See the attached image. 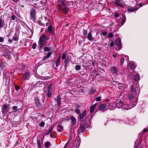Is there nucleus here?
Wrapping results in <instances>:
<instances>
[{"label":"nucleus","instance_id":"obj_48","mask_svg":"<svg viewBox=\"0 0 148 148\" xmlns=\"http://www.w3.org/2000/svg\"><path fill=\"white\" fill-rule=\"evenodd\" d=\"M147 129L146 128H145L144 129L143 131L142 132H141V133L142 134H144V133H145V132H147Z\"/></svg>","mask_w":148,"mask_h":148},{"label":"nucleus","instance_id":"obj_8","mask_svg":"<svg viewBox=\"0 0 148 148\" xmlns=\"http://www.w3.org/2000/svg\"><path fill=\"white\" fill-rule=\"evenodd\" d=\"M86 110L84 111L82 114H79V119L80 121H82L84 116L86 115Z\"/></svg>","mask_w":148,"mask_h":148},{"label":"nucleus","instance_id":"obj_45","mask_svg":"<svg viewBox=\"0 0 148 148\" xmlns=\"http://www.w3.org/2000/svg\"><path fill=\"white\" fill-rule=\"evenodd\" d=\"M107 33L106 31H104L103 32H102L101 34L104 36H105L107 34Z\"/></svg>","mask_w":148,"mask_h":148},{"label":"nucleus","instance_id":"obj_58","mask_svg":"<svg viewBox=\"0 0 148 148\" xmlns=\"http://www.w3.org/2000/svg\"><path fill=\"white\" fill-rule=\"evenodd\" d=\"M143 4L142 3H140L139 4V6L140 7H141L143 6Z\"/></svg>","mask_w":148,"mask_h":148},{"label":"nucleus","instance_id":"obj_20","mask_svg":"<svg viewBox=\"0 0 148 148\" xmlns=\"http://www.w3.org/2000/svg\"><path fill=\"white\" fill-rule=\"evenodd\" d=\"M71 119L73 125H75L76 122V120L75 118L73 116H72L71 117Z\"/></svg>","mask_w":148,"mask_h":148},{"label":"nucleus","instance_id":"obj_42","mask_svg":"<svg viewBox=\"0 0 148 148\" xmlns=\"http://www.w3.org/2000/svg\"><path fill=\"white\" fill-rule=\"evenodd\" d=\"M18 108L17 106H14L12 107V109L15 110V111H16L17 110H16Z\"/></svg>","mask_w":148,"mask_h":148},{"label":"nucleus","instance_id":"obj_11","mask_svg":"<svg viewBox=\"0 0 148 148\" xmlns=\"http://www.w3.org/2000/svg\"><path fill=\"white\" fill-rule=\"evenodd\" d=\"M129 66L130 69H135L136 67L134 63L132 61H131L129 63Z\"/></svg>","mask_w":148,"mask_h":148},{"label":"nucleus","instance_id":"obj_25","mask_svg":"<svg viewBox=\"0 0 148 148\" xmlns=\"http://www.w3.org/2000/svg\"><path fill=\"white\" fill-rule=\"evenodd\" d=\"M53 126H51L50 127H49V130L48 131H47V132L46 133V135H47L49 134L52 131V130H53Z\"/></svg>","mask_w":148,"mask_h":148},{"label":"nucleus","instance_id":"obj_19","mask_svg":"<svg viewBox=\"0 0 148 148\" xmlns=\"http://www.w3.org/2000/svg\"><path fill=\"white\" fill-rule=\"evenodd\" d=\"M47 29L49 32L51 34H53L54 33V31L53 30L52 27L51 25L49 26Z\"/></svg>","mask_w":148,"mask_h":148},{"label":"nucleus","instance_id":"obj_2","mask_svg":"<svg viewBox=\"0 0 148 148\" xmlns=\"http://www.w3.org/2000/svg\"><path fill=\"white\" fill-rule=\"evenodd\" d=\"M45 36L43 34L40 38L38 41V46L40 48L42 49L46 45Z\"/></svg>","mask_w":148,"mask_h":148},{"label":"nucleus","instance_id":"obj_18","mask_svg":"<svg viewBox=\"0 0 148 148\" xmlns=\"http://www.w3.org/2000/svg\"><path fill=\"white\" fill-rule=\"evenodd\" d=\"M57 130L58 132H61L63 131V127L61 125H59L57 126Z\"/></svg>","mask_w":148,"mask_h":148},{"label":"nucleus","instance_id":"obj_57","mask_svg":"<svg viewBox=\"0 0 148 148\" xmlns=\"http://www.w3.org/2000/svg\"><path fill=\"white\" fill-rule=\"evenodd\" d=\"M12 39L14 40H17V38L16 37H13Z\"/></svg>","mask_w":148,"mask_h":148},{"label":"nucleus","instance_id":"obj_24","mask_svg":"<svg viewBox=\"0 0 148 148\" xmlns=\"http://www.w3.org/2000/svg\"><path fill=\"white\" fill-rule=\"evenodd\" d=\"M52 85L51 84H50L48 86L47 88V91L52 92L53 91L52 89Z\"/></svg>","mask_w":148,"mask_h":148},{"label":"nucleus","instance_id":"obj_28","mask_svg":"<svg viewBox=\"0 0 148 148\" xmlns=\"http://www.w3.org/2000/svg\"><path fill=\"white\" fill-rule=\"evenodd\" d=\"M131 88H130V90L132 92H136V89H135V88H134V86H133L132 85H131ZM137 88H138V87H136V89Z\"/></svg>","mask_w":148,"mask_h":148},{"label":"nucleus","instance_id":"obj_6","mask_svg":"<svg viewBox=\"0 0 148 148\" xmlns=\"http://www.w3.org/2000/svg\"><path fill=\"white\" fill-rule=\"evenodd\" d=\"M36 106L38 108H40L42 106V105L41 103L38 98L36 97L35 99Z\"/></svg>","mask_w":148,"mask_h":148},{"label":"nucleus","instance_id":"obj_21","mask_svg":"<svg viewBox=\"0 0 148 148\" xmlns=\"http://www.w3.org/2000/svg\"><path fill=\"white\" fill-rule=\"evenodd\" d=\"M115 4L119 6H122V3L119 0H115Z\"/></svg>","mask_w":148,"mask_h":148},{"label":"nucleus","instance_id":"obj_36","mask_svg":"<svg viewBox=\"0 0 148 148\" xmlns=\"http://www.w3.org/2000/svg\"><path fill=\"white\" fill-rule=\"evenodd\" d=\"M75 67V69L77 71L81 69V66L79 65H76Z\"/></svg>","mask_w":148,"mask_h":148},{"label":"nucleus","instance_id":"obj_34","mask_svg":"<svg viewBox=\"0 0 148 148\" xmlns=\"http://www.w3.org/2000/svg\"><path fill=\"white\" fill-rule=\"evenodd\" d=\"M51 49L49 47H45L44 48V51H50Z\"/></svg>","mask_w":148,"mask_h":148},{"label":"nucleus","instance_id":"obj_54","mask_svg":"<svg viewBox=\"0 0 148 148\" xmlns=\"http://www.w3.org/2000/svg\"><path fill=\"white\" fill-rule=\"evenodd\" d=\"M114 45V43L113 42H112L110 44V46L111 47H113Z\"/></svg>","mask_w":148,"mask_h":148},{"label":"nucleus","instance_id":"obj_53","mask_svg":"<svg viewBox=\"0 0 148 148\" xmlns=\"http://www.w3.org/2000/svg\"><path fill=\"white\" fill-rule=\"evenodd\" d=\"M114 16L115 17H117L119 16V15L118 13H115L114 15Z\"/></svg>","mask_w":148,"mask_h":148},{"label":"nucleus","instance_id":"obj_16","mask_svg":"<svg viewBox=\"0 0 148 148\" xmlns=\"http://www.w3.org/2000/svg\"><path fill=\"white\" fill-rule=\"evenodd\" d=\"M137 8L135 7H132L127 9V12H134L137 10Z\"/></svg>","mask_w":148,"mask_h":148},{"label":"nucleus","instance_id":"obj_33","mask_svg":"<svg viewBox=\"0 0 148 148\" xmlns=\"http://www.w3.org/2000/svg\"><path fill=\"white\" fill-rule=\"evenodd\" d=\"M134 97L132 94H130L128 96V98L130 100H132L133 98Z\"/></svg>","mask_w":148,"mask_h":148},{"label":"nucleus","instance_id":"obj_13","mask_svg":"<svg viewBox=\"0 0 148 148\" xmlns=\"http://www.w3.org/2000/svg\"><path fill=\"white\" fill-rule=\"evenodd\" d=\"M123 102L120 100L116 103V107L118 108H121L123 106Z\"/></svg>","mask_w":148,"mask_h":148},{"label":"nucleus","instance_id":"obj_40","mask_svg":"<svg viewBox=\"0 0 148 148\" xmlns=\"http://www.w3.org/2000/svg\"><path fill=\"white\" fill-rule=\"evenodd\" d=\"M124 61V59L123 58H121V64L122 65Z\"/></svg>","mask_w":148,"mask_h":148},{"label":"nucleus","instance_id":"obj_62","mask_svg":"<svg viewBox=\"0 0 148 148\" xmlns=\"http://www.w3.org/2000/svg\"><path fill=\"white\" fill-rule=\"evenodd\" d=\"M86 33L87 32L86 31H85V32L84 33V35H86Z\"/></svg>","mask_w":148,"mask_h":148},{"label":"nucleus","instance_id":"obj_35","mask_svg":"<svg viewBox=\"0 0 148 148\" xmlns=\"http://www.w3.org/2000/svg\"><path fill=\"white\" fill-rule=\"evenodd\" d=\"M52 92L47 91V95L49 97H51Z\"/></svg>","mask_w":148,"mask_h":148},{"label":"nucleus","instance_id":"obj_14","mask_svg":"<svg viewBox=\"0 0 148 148\" xmlns=\"http://www.w3.org/2000/svg\"><path fill=\"white\" fill-rule=\"evenodd\" d=\"M86 126L84 123H82L80 126L79 129L80 131L82 132H84L86 129Z\"/></svg>","mask_w":148,"mask_h":148},{"label":"nucleus","instance_id":"obj_22","mask_svg":"<svg viewBox=\"0 0 148 148\" xmlns=\"http://www.w3.org/2000/svg\"><path fill=\"white\" fill-rule=\"evenodd\" d=\"M111 71L114 73L115 74L116 73V68L115 66H113L111 68Z\"/></svg>","mask_w":148,"mask_h":148},{"label":"nucleus","instance_id":"obj_41","mask_svg":"<svg viewBox=\"0 0 148 148\" xmlns=\"http://www.w3.org/2000/svg\"><path fill=\"white\" fill-rule=\"evenodd\" d=\"M45 125V123L43 121L41 122L40 124V127H43Z\"/></svg>","mask_w":148,"mask_h":148},{"label":"nucleus","instance_id":"obj_60","mask_svg":"<svg viewBox=\"0 0 148 148\" xmlns=\"http://www.w3.org/2000/svg\"><path fill=\"white\" fill-rule=\"evenodd\" d=\"M19 0H13L14 2H18Z\"/></svg>","mask_w":148,"mask_h":148},{"label":"nucleus","instance_id":"obj_27","mask_svg":"<svg viewBox=\"0 0 148 148\" xmlns=\"http://www.w3.org/2000/svg\"><path fill=\"white\" fill-rule=\"evenodd\" d=\"M51 144L49 142H46L45 144V146L46 148H48L50 145Z\"/></svg>","mask_w":148,"mask_h":148},{"label":"nucleus","instance_id":"obj_50","mask_svg":"<svg viewBox=\"0 0 148 148\" xmlns=\"http://www.w3.org/2000/svg\"><path fill=\"white\" fill-rule=\"evenodd\" d=\"M16 16L14 15H12L11 16V19L12 20H14L15 19Z\"/></svg>","mask_w":148,"mask_h":148},{"label":"nucleus","instance_id":"obj_46","mask_svg":"<svg viewBox=\"0 0 148 148\" xmlns=\"http://www.w3.org/2000/svg\"><path fill=\"white\" fill-rule=\"evenodd\" d=\"M101 99V97H98L96 98V100L97 101H100Z\"/></svg>","mask_w":148,"mask_h":148},{"label":"nucleus","instance_id":"obj_63","mask_svg":"<svg viewBox=\"0 0 148 148\" xmlns=\"http://www.w3.org/2000/svg\"><path fill=\"white\" fill-rule=\"evenodd\" d=\"M67 145H68V144H67V143H66L65 144V146H64V147H66L67 146Z\"/></svg>","mask_w":148,"mask_h":148},{"label":"nucleus","instance_id":"obj_1","mask_svg":"<svg viewBox=\"0 0 148 148\" xmlns=\"http://www.w3.org/2000/svg\"><path fill=\"white\" fill-rule=\"evenodd\" d=\"M58 5L59 10L65 13H67L69 10V8L65 5L63 0H59Z\"/></svg>","mask_w":148,"mask_h":148},{"label":"nucleus","instance_id":"obj_3","mask_svg":"<svg viewBox=\"0 0 148 148\" xmlns=\"http://www.w3.org/2000/svg\"><path fill=\"white\" fill-rule=\"evenodd\" d=\"M98 109L101 111H104L108 109L106 107V105L105 103H101L98 105Z\"/></svg>","mask_w":148,"mask_h":148},{"label":"nucleus","instance_id":"obj_29","mask_svg":"<svg viewBox=\"0 0 148 148\" xmlns=\"http://www.w3.org/2000/svg\"><path fill=\"white\" fill-rule=\"evenodd\" d=\"M126 21V18H125V17L123 16L122 19V22L121 23V26L123 25L125 23V22Z\"/></svg>","mask_w":148,"mask_h":148},{"label":"nucleus","instance_id":"obj_15","mask_svg":"<svg viewBox=\"0 0 148 148\" xmlns=\"http://www.w3.org/2000/svg\"><path fill=\"white\" fill-rule=\"evenodd\" d=\"M134 80L135 81H138L140 79V75L139 74L136 73L134 76Z\"/></svg>","mask_w":148,"mask_h":148},{"label":"nucleus","instance_id":"obj_38","mask_svg":"<svg viewBox=\"0 0 148 148\" xmlns=\"http://www.w3.org/2000/svg\"><path fill=\"white\" fill-rule=\"evenodd\" d=\"M36 46L37 45L36 43L34 42L32 45V48L34 49H36Z\"/></svg>","mask_w":148,"mask_h":148},{"label":"nucleus","instance_id":"obj_61","mask_svg":"<svg viewBox=\"0 0 148 148\" xmlns=\"http://www.w3.org/2000/svg\"><path fill=\"white\" fill-rule=\"evenodd\" d=\"M50 137H51V138H53V135L51 134L50 135Z\"/></svg>","mask_w":148,"mask_h":148},{"label":"nucleus","instance_id":"obj_39","mask_svg":"<svg viewBox=\"0 0 148 148\" xmlns=\"http://www.w3.org/2000/svg\"><path fill=\"white\" fill-rule=\"evenodd\" d=\"M66 57V54L64 52L62 54V58L63 60H64L65 59Z\"/></svg>","mask_w":148,"mask_h":148},{"label":"nucleus","instance_id":"obj_31","mask_svg":"<svg viewBox=\"0 0 148 148\" xmlns=\"http://www.w3.org/2000/svg\"><path fill=\"white\" fill-rule=\"evenodd\" d=\"M70 61V59L69 57L66 58L64 61V62L65 63V65H67L68 63Z\"/></svg>","mask_w":148,"mask_h":148},{"label":"nucleus","instance_id":"obj_7","mask_svg":"<svg viewBox=\"0 0 148 148\" xmlns=\"http://www.w3.org/2000/svg\"><path fill=\"white\" fill-rule=\"evenodd\" d=\"M8 108L6 104H4L2 107V112L4 114L7 113V110Z\"/></svg>","mask_w":148,"mask_h":148},{"label":"nucleus","instance_id":"obj_23","mask_svg":"<svg viewBox=\"0 0 148 148\" xmlns=\"http://www.w3.org/2000/svg\"><path fill=\"white\" fill-rule=\"evenodd\" d=\"M5 25L4 21L2 19H0V29L3 27Z\"/></svg>","mask_w":148,"mask_h":148},{"label":"nucleus","instance_id":"obj_52","mask_svg":"<svg viewBox=\"0 0 148 148\" xmlns=\"http://www.w3.org/2000/svg\"><path fill=\"white\" fill-rule=\"evenodd\" d=\"M75 111L76 112H77V113H79L80 112V110L78 109H76L75 110Z\"/></svg>","mask_w":148,"mask_h":148},{"label":"nucleus","instance_id":"obj_59","mask_svg":"<svg viewBox=\"0 0 148 148\" xmlns=\"http://www.w3.org/2000/svg\"><path fill=\"white\" fill-rule=\"evenodd\" d=\"M60 58H61V56H60L58 57V58L57 60H59V61H60Z\"/></svg>","mask_w":148,"mask_h":148},{"label":"nucleus","instance_id":"obj_64","mask_svg":"<svg viewBox=\"0 0 148 148\" xmlns=\"http://www.w3.org/2000/svg\"><path fill=\"white\" fill-rule=\"evenodd\" d=\"M113 56L114 57H116V55H115L114 54H113Z\"/></svg>","mask_w":148,"mask_h":148},{"label":"nucleus","instance_id":"obj_9","mask_svg":"<svg viewBox=\"0 0 148 148\" xmlns=\"http://www.w3.org/2000/svg\"><path fill=\"white\" fill-rule=\"evenodd\" d=\"M92 31L90 32L87 36L88 40L90 41H93L94 40V38L92 34Z\"/></svg>","mask_w":148,"mask_h":148},{"label":"nucleus","instance_id":"obj_26","mask_svg":"<svg viewBox=\"0 0 148 148\" xmlns=\"http://www.w3.org/2000/svg\"><path fill=\"white\" fill-rule=\"evenodd\" d=\"M30 75V74L29 73H26L23 75V78L24 79H27L28 77Z\"/></svg>","mask_w":148,"mask_h":148},{"label":"nucleus","instance_id":"obj_5","mask_svg":"<svg viewBox=\"0 0 148 148\" xmlns=\"http://www.w3.org/2000/svg\"><path fill=\"white\" fill-rule=\"evenodd\" d=\"M115 45L118 47L117 48V50H119L121 48V42L120 40L118 39H116L115 41Z\"/></svg>","mask_w":148,"mask_h":148},{"label":"nucleus","instance_id":"obj_56","mask_svg":"<svg viewBox=\"0 0 148 148\" xmlns=\"http://www.w3.org/2000/svg\"><path fill=\"white\" fill-rule=\"evenodd\" d=\"M76 107L77 108H80V106L79 105H76Z\"/></svg>","mask_w":148,"mask_h":148},{"label":"nucleus","instance_id":"obj_4","mask_svg":"<svg viewBox=\"0 0 148 148\" xmlns=\"http://www.w3.org/2000/svg\"><path fill=\"white\" fill-rule=\"evenodd\" d=\"M35 10L32 8L30 11V18L31 19L34 21L36 18Z\"/></svg>","mask_w":148,"mask_h":148},{"label":"nucleus","instance_id":"obj_43","mask_svg":"<svg viewBox=\"0 0 148 148\" xmlns=\"http://www.w3.org/2000/svg\"><path fill=\"white\" fill-rule=\"evenodd\" d=\"M135 105L131 103L129 104L128 106V107H130V108H131L134 107Z\"/></svg>","mask_w":148,"mask_h":148},{"label":"nucleus","instance_id":"obj_44","mask_svg":"<svg viewBox=\"0 0 148 148\" xmlns=\"http://www.w3.org/2000/svg\"><path fill=\"white\" fill-rule=\"evenodd\" d=\"M60 61L58 60H57L56 62V66L57 67H58L59 65Z\"/></svg>","mask_w":148,"mask_h":148},{"label":"nucleus","instance_id":"obj_12","mask_svg":"<svg viewBox=\"0 0 148 148\" xmlns=\"http://www.w3.org/2000/svg\"><path fill=\"white\" fill-rule=\"evenodd\" d=\"M97 103H95L93 105L91 106L90 108V113H92L94 111L95 108L97 106Z\"/></svg>","mask_w":148,"mask_h":148},{"label":"nucleus","instance_id":"obj_37","mask_svg":"<svg viewBox=\"0 0 148 148\" xmlns=\"http://www.w3.org/2000/svg\"><path fill=\"white\" fill-rule=\"evenodd\" d=\"M37 143L38 145L39 146V147L40 148V147H41L40 142V140L39 139H38L37 140Z\"/></svg>","mask_w":148,"mask_h":148},{"label":"nucleus","instance_id":"obj_47","mask_svg":"<svg viewBox=\"0 0 148 148\" xmlns=\"http://www.w3.org/2000/svg\"><path fill=\"white\" fill-rule=\"evenodd\" d=\"M95 91H96V90L95 89L93 88H92L91 89V93H94V92H95Z\"/></svg>","mask_w":148,"mask_h":148},{"label":"nucleus","instance_id":"obj_51","mask_svg":"<svg viewBox=\"0 0 148 148\" xmlns=\"http://www.w3.org/2000/svg\"><path fill=\"white\" fill-rule=\"evenodd\" d=\"M4 41V39L2 37H0V42H2Z\"/></svg>","mask_w":148,"mask_h":148},{"label":"nucleus","instance_id":"obj_10","mask_svg":"<svg viewBox=\"0 0 148 148\" xmlns=\"http://www.w3.org/2000/svg\"><path fill=\"white\" fill-rule=\"evenodd\" d=\"M80 143L78 139H76L74 144L75 148H78L79 146Z\"/></svg>","mask_w":148,"mask_h":148},{"label":"nucleus","instance_id":"obj_30","mask_svg":"<svg viewBox=\"0 0 148 148\" xmlns=\"http://www.w3.org/2000/svg\"><path fill=\"white\" fill-rule=\"evenodd\" d=\"M57 100L58 105H60V97L59 95L57 96Z\"/></svg>","mask_w":148,"mask_h":148},{"label":"nucleus","instance_id":"obj_49","mask_svg":"<svg viewBox=\"0 0 148 148\" xmlns=\"http://www.w3.org/2000/svg\"><path fill=\"white\" fill-rule=\"evenodd\" d=\"M113 36V34L112 33H110L108 35V37L109 38H112Z\"/></svg>","mask_w":148,"mask_h":148},{"label":"nucleus","instance_id":"obj_32","mask_svg":"<svg viewBox=\"0 0 148 148\" xmlns=\"http://www.w3.org/2000/svg\"><path fill=\"white\" fill-rule=\"evenodd\" d=\"M123 108L124 110H127L129 109L128 108V106L126 105L123 104V106L122 107Z\"/></svg>","mask_w":148,"mask_h":148},{"label":"nucleus","instance_id":"obj_17","mask_svg":"<svg viewBox=\"0 0 148 148\" xmlns=\"http://www.w3.org/2000/svg\"><path fill=\"white\" fill-rule=\"evenodd\" d=\"M51 54V52H49L47 55L44 56L43 57V58L42 59V61H44L45 60L47 59L49 57Z\"/></svg>","mask_w":148,"mask_h":148},{"label":"nucleus","instance_id":"obj_55","mask_svg":"<svg viewBox=\"0 0 148 148\" xmlns=\"http://www.w3.org/2000/svg\"><path fill=\"white\" fill-rule=\"evenodd\" d=\"M15 88L16 90H18V89H19V87L18 86H15Z\"/></svg>","mask_w":148,"mask_h":148}]
</instances>
